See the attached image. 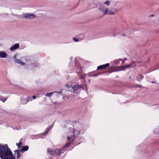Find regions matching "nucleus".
Segmentation results:
<instances>
[{
  "mask_svg": "<svg viewBox=\"0 0 159 159\" xmlns=\"http://www.w3.org/2000/svg\"><path fill=\"white\" fill-rule=\"evenodd\" d=\"M57 93H60V94H61V93L60 92H57Z\"/></svg>",
  "mask_w": 159,
  "mask_h": 159,
  "instance_id": "39",
  "label": "nucleus"
},
{
  "mask_svg": "<svg viewBox=\"0 0 159 159\" xmlns=\"http://www.w3.org/2000/svg\"><path fill=\"white\" fill-rule=\"evenodd\" d=\"M7 98H4L2 96H0V100L3 102H4L6 101Z\"/></svg>",
  "mask_w": 159,
  "mask_h": 159,
  "instance_id": "15",
  "label": "nucleus"
},
{
  "mask_svg": "<svg viewBox=\"0 0 159 159\" xmlns=\"http://www.w3.org/2000/svg\"><path fill=\"white\" fill-rule=\"evenodd\" d=\"M118 77V76H117L116 77V78H117V77Z\"/></svg>",
  "mask_w": 159,
  "mask_h": 159,
  "instance_id": "46",
  "label": "nucleus"
},
{
  "mask_svg": "<svg viewBox=\"0 0 159 159\" xmlns=\"http://www.w3.org/2000/svg\"><path fill=\"white\" fill-rule=\"evenodd\" d=\"M73 40L74 41L76 42H78L79 41V40L78 39H76V38H73Z\"/></svg>",
  "mask_w": 159,
  "mask_h": 159,
  "instance_id": "25",
  "label": "nucleus"
},
{
  "mask_svg": "<svg viewBox=\"0 0 159 159\" xmlns=\"http://www.w3.org/2000/svg\"><path fill=\"white\" fill-rule=\"evenodd\" d=\"M78 134H80V132L79 131H78Z\"/></svg>",
  "mask_w": 159,
  "mask_h": 159,
  "instance_id": "42",
  "label": "nucleus"
},
{
  "mask_svg": "<svg viewBox=\"0 0 159 159\" xmlns=\"http://www.w3.org/2000/svg\"><path fill=\"white\" fill-rule=\"evenodd\" d=\"M104 4H105L108 6L110 4V1L109 0L106 1L104 3Z\"/></svg>",
  "mask_w": 159,
  "mask_h": 159,
  "instance_id": "22",
  "label": "nucleus"
},
{
  "mask_svg": "<svg viewBox=\"0 0 159 159\" xmlns=\"http://www.w3.org/2000/svg\"><path fill=\"white\" fill-rule=\"evenodd\" d=\"M67 139L68 140H70V138L69 137V136H68Z\"/></svg>",
  "mask_w": 159,
  "mask_h": 159,
  "instance_id": "35",
  "label": "nucleus"
},
{
  "mask_svg": "<svg viewBox=\"0 0 159 159\" xmlns=\"http://www.w3.org/2000/svg\"><path fill=\"white\" fill-rule=\"evenodd\" d=\"M154 16V15L152 14L150 16V17H153Z\"/></svg>",
  "mask_w": 159,
  "mask_h": 159,
  "instance_id": "37",
  "label": "nucleus"
},
{
  "mask_svg": "<svg viewBox=\"0 0 159 159\" xmlns=\"http://www.w3.org/2000/svg\"><path fill=\"white\" fill-rule=\"evenodd\" d=\"M107 14H108L109 15H113L115 14V13L114 12L111 11H110V10H108V11H107Z\"/></svg>",
  "mask_w": 159,
  "mask_h": 159,
  "instance_id": "20",
  "label": "nucleus"
},
{
  "mask_svg": "<svg viewBox=\"0 0 159 159\" xmlns=\"http://www.w3.org/2000/svg\"><path fill=\"white\" fill-rule=\"evenodd\" d=\"M144 77L141 75H139V76L137 78V80L139 81H140L143 79Z\"/></svg>",
  "mask_w": 159,
  "mask_h": 159,
  "instance_id": "16",
  "label": "nucleus"
},
{
  "mask_svg": "<svg viewBox=\"0 0 159 159\" xmlns=\"http://www.w3.org/2000/svg\"><path fill=\"white\" fill-rule=\"evenodd\" d=\"M70 143V142L67 143L62 148H63V149L64 150L65 148H67Z\"/></svg>",
  "mask_w": 159,
  "mask_h": 159,
  "instance_id": "19",
  "label": "nucleus"
},
{
  "mask_svg": "<svg viewBox=\"0 0 159 159\" xmlns=\"http://www.w3.org/2000/svg\"><path fill=\"white\" fill-rule=\"evenodd\" d=\"M131 67V65H125L124 66H119L118 67H116V68H120L118 70H115L113 71V72H116L120 71L121 70H125L126 68H129V67Z\"/></svg>",
  "mask_w": 159,
  "mask_h": 159,
  "instance_id": "3",
  "label": "nucleus"
},
{
  "mask_svg": "<svg viewBox=\"0 0 159 159\" xmlns=\"http://www.w3.org/2000/svg\"><path fill=\"white\" fill-rule=\"evenodd\" d=\"M53 92H51L50 93H47L46 95V96L48 97H50L52 96V95L53 94Z\"/></svg>",
  "mask_w": 159,
  "mask_h": 159,
  "instance_id": "21",
  "label": "nucleus"
},
{
  "mask_svg": "<svg viewBox=\"0 0 159 159\" xmlns=\"http://www.w3.org/2000/svg\"><path fill=\"white\" fill-rule=\"evenodd\" d=\"M122 63H123L124 62V61L122 60Z\"/></svg>",
  "mask_w": 159,
  "mask_h": 159,
  "instance_id": "43",
  "label": "nucleus"
},
{
  "mask_svg": "<svg viewBox=\"0 0 159 159\" xmlns=\"http://www.w3.org/2000/svg\"><path fill=\"white\" fill-rule=\"evenodd\" d=\"M47 152L48 154L52 155H55V151L50 150L49 148L48 149Z\"/></svg>",
  "mask_w": 159,
  "mask_h": 159,
  "instance_id": "14",
  "label": "nucleus"
},
{
  "mask_svg": "<svg viewBox=\"0 0 159 159\" xmlns=\"http://www.w3.org/2000/svg\"><path fill=\"white\" fill-rule=\"evenodd\" d=\"M32 97V99H33V100L34 99H35L36 98V96H33Z\"/></svg>",
  "mask_w": 159,
  "mask_h": 159,
  "instance_id": "30",
  "label": "nucleus"
},
{
  "mask_svg": "<svg viewBox=\"0 0 159 159\" xmlns=\"http://www.w3.org/2000/svg\"><path fill=\"white\" fill-rule=\"evenodd\" d=\"M19 145H20V146H21V145H22V143L20 141L19 142Z\"/></svg>",
  "mask_w": 159,
  "mask_h": 159,
  "instance_id": "33",
  "label": "nucleus"
},
{
  "mask_svg": "<svg viewBox=\"0 0 159 159\" xmlns=\"http://www.w3.org/2000/svg\"><path fill=\"white\" fill-rule=\"evenodd\" d=\"M13 58L14 60V61H15V60L17 59L16 58V55H15L14 56Z\"/></svg>",
  "mask_w": 159,
  "mask_h": 159,
  "instance_id": "29",
  "label": "nucleus"
},
{
  "mask_svg": "<svg viewBox=\"0 0 159 159\" xmlns=\"http://www.w3.org/2000/svg\"><path fill=\"white\" fill-rule=\"evenodd\" d=\"M20 150L19 149L16 150L14 151L15 154H17V159L20 158L21 157V154L20 153Z\"/></svg>",
  "mask_w": 159,
  "mask_h": 159,
  "instance_id": "11",
  "label": "nucleus"
},
{
  "mask_svg": "<svg viewBox=\"0 0 159 159\" xmlns=\"http://www.w3.org/2000/svg\"><path fill=\"white\" fill-rule=\"evenodd\" d=\"M33 100L32 97H28L27 98V101L25 102H23L22 101V104H25L27 103V102L32 101Z\"/></svg>",
  "mask_w": 159,
  "mask_h": 159,
  "instance_id": "13",
  "label": "nucleus"
},
{
  "mask_svg": "<svg viewBox=\"0 0 159 159\" xmlns=\"http://www.w3.org/2000/svg\"><path fill=\"white\" fill-rule=\"evenodd\" d=\"M136 86L139 87H142L140 85H139L138 84H137V85H136Z\"/></svg>",
  "mask_w": 159,
  "mask_h": 159,
  "instance_id": "34",
  "label": "nucleus"
},
{
  "mask_svg": "<svg viewBox=\"0 0 159 159\" xmlns=\"http://www.w3.org/2000/svg\"><path fill=\"white\" fill-rule=\"evenodd\" d=\"M64 152V149L62 148L55 150V155L60 156L61 153H63Z\"/></svg>",
  "mask_w": 159,
  "mask_h": 159,
  "instance_id": "6",
  "label": "nucleus"
},
{
  "mask_svg": "<svg viewBox=\"0 0 159 159\" xmlns=\"http://www.w3.org/2000/svg\"><path fill=\"white\" fill-rule=\"evenodd\" d=\"M7 55L5 52L0 51V58H5L7 57Z\"/></svg>",
  "mask_w": 159,
  "mask_h": 159,
  "instance_id": "9",
  "label": "nucleus"
},
{
  "mask_svg": "<svg viewBox=\"0 0 159 159\" xmlns=\"http://www.w3.org/2000/svg\"><path fill=\"white\" fill-rule=\"evenodd\" d=\"M16 145L18 147V148H20L21 147V146L19 145V143H16Z\"/></svg>",
  "mask_w": 159,
  "mask_h": 159,
  "instance_id": "26",
  "label": "nucleus"
},
{
  "mask_svg": "<svg viewBox=\"0 0 159 159\" xmlns=\"http://www.w3.org/2000/svg\"><path fill=\"white\" fill-rule=\"evenodd\" d=\"M50 129V128H47L46 129V131L45 133V134L44 135H45L47 134L48 133Z\"/></svg>",
  "mask_w": 159,
  "mask_h": 159,
  "instance_id": "24",
  "label": "nucleus"
},
{
  "mask_svg": "<svg viewBox=\"0 0 159 159\" xmlns=\"http://www.w3.org/2000/svg\"><path fill=\"white\" fill-rule=\"evenodd\" d=\"M110 65L109 63H107L105 64L101 65L98 66L97 68V70H99L102 69H105L107 67H108Z\"/></svg>",
  "mask_w": 159,
  "mask_h": 159,
  "instance_id": "7",
  "label": "nucleus"
},
{
  "mask_svg": "<svg viewBox=\"0 0 159 159\" xmlns=\"http://www.w3.org/2000/svg\"><path fill=\"white\" fill-rule=\"evenodd\" d=\"M98 75L97 74H96L93 75H92V76L96 77Z\"/></svg>",
  "mask_w": 159,
  "mask_h": 159,
  "instance_id": "32",
  "label": "nucleus"
},
{
  "mask_svg": "<svg viewBox=\"0 0 159 159\" xmlns=\"http://www.w3.org/2000/svg\"><path fill=\"white\" fill-rule=\"evenodd\" d=\"M29 148L28 146H23L20 150V152L23 153L24 152L27 151Z\"/></svg>",
  "mask_w": 159,
  "mask_h": 159,
  "instance_id": "10",
  "label": "nucleus"
},
{
  "mask_svg": "<svg viewBox=\"0 0 159 159\" xmlns=\"http://www.w3.org/2000/svg\"><path fill=\"white\" fill-rule=\"evenodd\" d=\"M15 15L16 16H18V15Z\"/></svg>",
  "mask_w": 159,
  "mask_h": 159,
  "instance_id": "45",
  "label": "nucleus"
},
{
  "mask_svg": "<svg viewBox=\"0 0 159 159\" xmlns=\"http://www.w3.org/2000/svg\"><path fill=\"white\" fill-rule=\"evenodd\" d=\"M129 65H131V66L134 67L135 66V61H132L130 64Z\"/></svg>",
  "mask_w": 159,
  "mask_h": 159,
  "instance_id": "23",
  "label": "nucleus"
},
{
  "mask_svg": "<svg viewBox=\"0 0 159 159\" xmlns=\"http://www.w3.org/2000/svg\"><path fill=\"white\" fill-rule=\"evenodd\" d=\"M151 83L152 84L155 83L154 81H152V82H151Z\"/></svg>",
  "mask_w": 159,
  "mask_h": 159,
  "instance_id": "40",
  "label": "nucleus"
},
{
  "mask_svg": "<svg viewBox=\"0 0 159 159\" xmlns=\"http://www.w3.org/2000/svg\"><path fill=\"white\" fill-rule=\"evenodd\" d=\"M102 73H103V72L100 73H99L98 74H97L98 75H100L101 74H102Z\"/></svg>",
  "mask_w": 159,
  "mask_h": 159,
  "instance_id": "36",
  "label": "nucleus"
},
{
  "mask_svg": "<svg viewBox=\"0 0 159 159\" xmlns=\"http://www.w3.org/2000/svg\"><path fill=\"white\" fill-rule=\"evenodd\" d=\"M121 61H122V59H116L114 61V64L116 65H117L119 63V62Z\"/></svg>",
  "mask_w": 159,
  "mask_h": 159,
  "instance_id": "17",
  "label": "nucleus"
},
{
  "mask_svg": "<svg viewBox=\"0 0 159 159\" xmlns=\"http://www.w3.org/2000/svg\"><path fill=\"white\" fill-rule=\"evenodd\" d=\"M15 62L21 65H25V63L24 62L19 59H16L15 60Z\"/></svg>",
  "mask_w": 159,
  "mask_h": 159,
  "instance_id": "12",
  "label": "nucleus"
},
{
  "mask_svg": "<svg viewBox=\"0 0 159 159\" xmlns=\"http://www.w3.org/2000/svg\"><path fill=\"white\" fill-rule=\"evenodd\" d=\"M65 87H67V88H71V87L70 86H69V85H68V84H66V85H65Z\"/></svg>",
  "mask_w": 159,
  "mask_h": 159,
  "instance_id": "27",
  "label": "nucleus"
},
{
  "mask_svg": "<svg viewBox=\"0 0 159 159\" xmlns=\"http://www.w3.org/2000/svg\"><path fill=\"white\" fill-rule=\"evenodd\" d=\"M36 17L34 14L30 13H23L20 16L22 19H33L35 18Z\"/></svg>",
  "mask_w": 159,
  "mask_h": 159,
  "instance_id": "2",
  "label": "nucleus"
},
{
  "mask_svg": "<svg viewBox=\"0 0 159 159\" xmlns=\"http://www.w3.org/2000/svg\"><path fill=\"white\" fill-rule=\"evenodd\" d=\"M53 125V124H52V125H50V126H49L48 128H50V129L52 127Z\"/></svg>",
  "mask_w": 159,
  "mask_h": 159,
  "instance_id": "31",
  "label": "nucleus"
},
{
  "mask_svg": "<svg viewBox=\"0 0 159 159\" xmlns=\"http://www.w3.org/2000/svg\"><path fill=\"white\" fill-rule=\"evenodd\" d=\"M158 21H159V18H158Z\"/></svg>",
  "mask_w": 159,
  "mask_h": 159,
  "instance_id": "47",
  "label": "nucleus"
},
{
  "mask_svg": "<svg viewBox=\"0 0 159 159\" xmlns=\"http://www.w3.org/2000/svg\"><path fill=\"white\" fill-rule=\"evenodd\" d=\"M0 158L1 159H16L15 155L7 144H0Z\"/></svg>",
  "mask_w": 159,
  "mask_h": 159,
  "instance_id": "1",
  "label": "nucleus"
},
{
  "mask_svg": "<svg viewBox=\"0 0 159 159\" xmlns=\"http://www.w3.org/2000/svg\"><path fill=\"white\" fill-rule=\"evenodd\" d=\"M82 88V87L81 86L77 84H75L73 86L71 87L72 89L73 90L72 91H71V92L75 93V91L78 89Z\"/></svg>",
  "mask_w": 159,
  "mask_h": 159,
  "instance_id": "4",
  "label": "nucleus"
},
{
  "mask_svg": "<svg viewBox=\"0 0 159 159\" xmlns=\"http://www.w3.org/2000/svg\"><path fill=\"white\" fill-rule=\"evenodd\" d=\"M124 60H125V61H126L127 60V59L126 58H124Z\"/></svg>",
  "mask_w": 159,
  "mask_h": 159,
  "instance_id": "38",
  "label": "nucleus"
},
{
  "mask_svg": "<svg viewBox=\"0 0 159 159\" xmlns=\"http://www.w3.org/2000/svg\"><path fill=\"white\" fill-rule=\"evenodd\" d=\"M70 143V142L67 143L62 148H63V149L64 150L65 148H67Z\"/></svg>",
  "mask_w": 159,
  "mask_h": 159,
  "instance_id": "18",
  "label": "nucleus"
},
{
  "mask_svg": "<svg viewBox=\"0 0 159 159\" xmlns=\"http://www.w3.org/2000/svg\"><path fill=\"white\" fill-rule=\"evenodd\" d=\"M85 77V76L84 75H81L80 76V78L81 79H84Z\"/></svg>",
  "mask_w": 159,
  "mask_h": 159,
  "instance_id": "28",
  "label": "nucleus"
},
{
  "mask_svg": "<svg viewBox=\"0 0 159 159\" xmlns=\"http://www.w3.org/2000/svg\"><path fill=\"white\" fill-rule=\"evenodd\" d=\"M19 44L18 43H16L11 46L10 48L11 51H13L18 48L19 47Z\"/></svg>",
  "mask_w": 159,
  "mask_h": 159,
  "instance_id": "8",
  "label": "nucleus"
},
{
  "mask_svg": "<svg viewBox=\"0 0 159 159\" xmlns=\"http://www.w3.org/2000/svg\"><path fill=\"white\" fill-rule=\"evenodd\" d=\"M137 61L138 62H139V63H140V62H140V61Z\"/></svg>",
  "mask_w": 159,
  "mask_h": 159,
  "instance_id": "41",
  "label": "nucleus"
},
{
  "mask_svg": "<svg viewBox=\"0 0 159 159\" xmlns=\"http://www.w3.org/2000/svg\"><path fill=\"white\" fill-rule=\"evenodd\" d=\"M108 8L104 7L102 6H101L99 8V10L104 14H107L108 11Z\"/></svg>",
  "mask_w": 159,
  "mask_h": 159,
  "instance_id": "5",
  "label": "nucleus"
},
{
  "mask_svg": "<svg viewBox=\"0 0 159 159\" xmlns=\"http://www.w3.org/2000/svg\"><path fill=\"white\" fill-rule=\"evenodd\" d=\"M123 35V36H125V34H123V35Z\"/></svg>",
  "mask_w": 159,
  "mask_h": 159,
  "instance_id": "44",
  "label": "nucleus"
}]
</instances>
